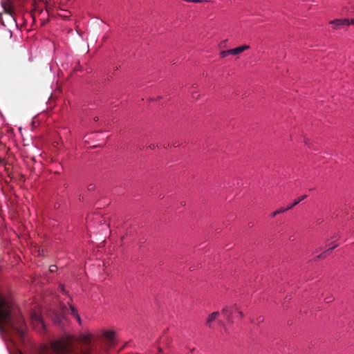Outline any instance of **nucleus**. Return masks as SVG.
Listing matches in <instances>:
<instances>
[{
    "instance_id": "nucleus-9",
    "label": "nucleus",
    "mask_w": 354,
    "mask_h": 354,
    "mask_svg": "<svg viewBox=\"0 0 354 354\" xmlns=\"http://www.w3.org/2000/svg\"><path fill=\"white\" fill-rule=\"evenodd\" d=\"M103 336L106 341L108 346H112L114 338V333L113 331L107 330L103 333Z\"/></svg>"
},
{
    "instance_id": "nucleus-13",
    "label": "nucleus",
    "mask_w": 354,
    "mask_h": 354,
    "mask_svg": "<svg viewBox=\"0 0 354 354\" xmlns=\"http://www.w3.org/2000/svg\"><path fill=\"white\" fill-rule=\"evenodd\" d=\"M57 266H55V265H51V266L49 267V271H50V272H56V271H57Z\"/></svg>"
},
{
    "instance_id": "nucleus-8",
    "label": "nucleus",
    "mask_w": 354,
    "mask_h": 354,
    "mask_svg": "<svg viewBox=\"0 0 354 354\" xmlns=\"http://www.w3.org/2000/svg\"><path fill=\"white\" fill-rule=\"evenodd\" d=\"M306 198V195H303L299 199L295 200V201L292 204H290V205H288L286 207L279 208L278 209H277L278 214H279L283 213L289 209H291L293 207H295V205L299 204L300 202L304 201Z\"/></svg>"
},
{
    "instance_id": "nucleus-22",
    "label": "nucleus",
    "mask_w": 354,
    "mask_h": 354,
    "mask_svg": "<svg viewBox=\"0 0 354 354\" xmlns=\"http://www.w3.org/2000/svg\"><path fill=\"white\" fill-rule=\"evenodd\" d=\"M98 120V118H95V120Z\"/></svg>"
},
{
    "instance_id": "nucleus-19",
    "label": "nucleus",
    "mask_w": 354,
    "mask_h": 354,
    "mask_svg": "<svg viewBox=\"0 0 354 354\" xmlns=\"http://www.w3.org/2000/svg\"><path fill=\"white\" fill-rule=\"evenodd\" d=\"M149 147L152 149H155V145H150Z\"/></svg>"
},
{
    "instance_id": "nucleus-14",
    "label": "nucleus",
    "mask_w": 354,
    "mask_h": 354,
    "mask_svg": "<svg viewBox=\"0 0 354 354\" xmlns=\"http://www.w3.org/2000/svg\"><path fill=\"white\" fill-rule=\"evenodd\" d=\"M333 300V297L332 296H330V297H326V298L325 299V301H326V303H330V302H331Z\"/></svg>"
},
{
    "instance_id": "nucleus-15",
    "label": "nucleus",
    "mask_w": 354,
    "mask_h": 354,
    "mask_svg": "<svg viewBox=\"0 0 354 354\" xmlns=\"http://www.w3.org/2000/svg\"><path fill=\"white\" fill-rule=\"evenodd\" d=\"M278 214H278L277 211V210H275V211H274L272 213H271V214H270V217H274V216H277V215H278Z\"/></svg>"
},
{
    "instance_id": "nucleus-18",
    "label": "nucleus",
    "mask_w": 354,
    "mask_h": 354,
    "mask_svg": "<svg viewBox=\"0 0 354 354\" xmlns=\"http://www.w3.org/2000/svg\"><path fill=\"white\" fill-rule=\"evenodd\" d=\"M349 25H354V18L349 19Z\"/></svg>"
},
{
    "instance_id": "nucleus-3",
    "label": "nucleus",
    "mask_w": 354,
    "mask_h": 354,
    "mask_svg": "<svg viewBox=\"0 0 354 354\" xmlns=\"http://www.w3.org/2000/svg\"><path fill=\"white\" fill-rule=\"evenodd\" d=\"M242 317V312L238 310L236 306L223 309V319L225 318L229 324L233 323L236 319H240Z\"/></svg>"
},
{
    "instance_id": "nucleus-4",
    "label": "nucleus",
    "mask_w": 354,
    "mask_h": 354,
    "mask_svg": "<svg viewBox=\"0 0 354 354\" xmlns=\"http://www.w3.org/2000/svg\"><path fill=\"white\" fill-rule=\"evenodd\" d=\"M30 320L32 327L39 333L45 331L46 326L39 312L33 310L30 314Z\"/></svg>"
},
{
    "instance_id": "nucleus-11",
    "label": "nucleus",
    "mask_w": 354,
    "mask_h": 354,
    "mask_svg": "<svg viewBox=\"0 0 354 354\" xmlns=\"http://www.w3.org/2000/svg\"><path fill=\"white\" fill-rule=\"evenodd\" d=\"M70 310H71V314L77 319V320L78 321V322L80 324H81V318H80V315H78L77 310L75 308V307L71 305Z\"/></svg>"
},
{
    "instance_id": "nucleus-17",
    "label": "nucleus",
    "mask_w": 354,
    "mask_h": 354,
    "mask_svg": "<svg viewBox=\"0 0 354 354\" xmlns=\"http://www.w3.org/2000/svg\"><path fill=\"white\" fill-rule=\"evenodd\" d=\"M59 288L62 292H65L64 286L62 284L59 285Z\"/></svg>"
},
{
    "instance_id": "nucleus-2",
    "label": "nucleus",
    "mask_w": 354,
    "mask_h": 354,
    "mask_svg": "<svg viewBox=\"0 0 354 354\" xmlns=\"http://www.w3.org/2000/svg\"><path fill=\"white\" fill-rule=\"evenodd\" d=\"M77 342L82 345H77L71 337L57 339L43 354H97L93 352L91 334H81Z\"/></svg>"
},
{
    "instance_id": "nucleus-23",
    "label": "nucleus",
    "mask_w": 354,
    "mask_h": 354,
    "mask_svg": "<svg viewBox=\"0 0 354 354\" xmlns=\"http://www.w3.org/2000/svg\"><path fill=\"white\" fill-rule=\"evenodd\" d=\"M19 354H22L21 353H19Z\"/></svg>"
},
{
    "instance_id": "nucleus-12",
    "label": "nucleus",
    "mask_w": 354,
    "mask_h": 354,
    "mask_svg": "<svg viewBox=\"0 0 354 354\" xmlns=\"http://www.w3.org/2000/svg\"><path fill=\"white\" fill-rule=\"evenodd\" d=\"M337 247V245H333V247L330 248L328 250L324 251V252L321 253L319 255L317 256L318 259H324L325 258L329 252H330L332 250H333Z\"/></svg>"
},
{
    "instance_id": "nucleus-6",
    "label": "nucleus",
    "mask_w": 354,
    "mask_h": 354,
    "mask_svg": "<svg viewBox=\"0 0 354 354\" xmlns=\"http://www.w3.org/2000/svg\"><path fill=\"white\" fill-rule=\"evenodd\" d=\"M250 48L248 45H242L232 49L223 50V58L229 55H236Z\"/></svg>"
},
{
    "instance_id": "nucleus-10",
    "label": "nucleus",
    "mask_w": 354,
    "mask_h": 354,
    "mask_svg": "<svg viewBox=\"0 0 354 354\" xmlns=\"http://www.w3.org/2000/svg\"><path fill=\"white\" fill-rule=\"evenodd\" d=\"M219 316V312H214L211 313L207 319L206 325L212 328V323Z\"/></svg>"
},
{
    "instance_id": "nucleus-20",
    "label": "nucleus",
    "mask_w": 354,
    "mask_h": 354,
    "mask_svg": "<svg viewBox=\"0 0 354 354\" xmlns=\"http://www.w3.org/2000/svg\"><path fill=\"white\" fill-rule=\"evenodd\" d=\"M93 188V185H90L88 186V189H92Z\"/></svg>"
},
{
    "instance_id": "nucleus-21",
    "label": "nucleus",
    "mask_w": 354,
    "mask_h": 354,
    "mask_svg": "<svg viewBox=\"0 0 354 354\" xmlns=\"http://www.w3.org/2000/svg\"><path fill=\"white\" fill-rule=\"evenodd\" d=\"M6 170L8 171V168L6 167Z\"/></svg>"
},
{
    "instance_id": "nucleus-7",
    "label": "nucleus",
    "mask_w": 354,
    "mask_h": 354,
    "mask_svg": "<svg viewBox=\"0 0 354 354\" xmlns=\"http://www.w3.org/2000/svg\"><path fill=\"white\" fill-rule=\"evenodd\" d=\"M330 24L335 25L334 28H341L349 26L348 19H336L330 21Z\"/></svg>"
},
{
    "instance_id": "nucleus-16",
    "label": "nucleus",
    "mask_w": 354,
    "mask_h": 354,
    "mask_svg": "<svg viewBox=\"0 0 354 354\" xmlns=\"http://www.w3.org/2000/svg\"><path fill=\"white\" fill-rule=\"evenodd\" d=\"M207 0H194L193 3H203V2H207Z\"/></svg>"
},
{
    "instance_id": "nucleus-5",
    "label": "nucleus",
    "mask_w": 354,
    "mask_h": 354,
    "mask_svg": "<svg viewBox=\"0 0 354 354\" xmlns=\"http://www.w3.org/2000/svg\"><path fill=\"white\" fill-rule=\"evenodd\" d=\"M3 8V13L1 14L0 19L1 22L3 24V16H6L8 17V20L10 21L12 23L15 22V18L13 16L14 13V6L10 1V0H2L1 1Z\"/></svg>"
},
{
    "instance_id": "nucleus-1",
    "label": "nucleus",
    "mask_w": 354,
    "mask_h": 354,
    "mask_svg": "<svg viewBox=\"0 0 354 354\" xmlns=\"http://www.w3.org/2000/svg\"><path fill=\"white\" fill-rule=\"evenodd\" d=\"M26 325L20 312L11 299L0 291V333L16 334L21 338L25 335Z\"/></svg>"
}]
</instances>
